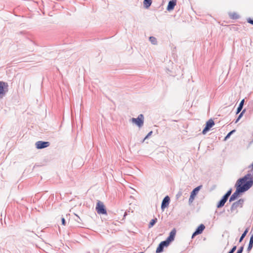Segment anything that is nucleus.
Segmentation results:
<instances>
[{"label":"nucleus","mask_w":253,"mask_h":253,"mask_svg":"<svg viewBox=\"0 0 253 253\" xmlns=\"http://www.w3.org/2000/svg\"><path fill=\"white\" fill-rule=\"evenodd\" d=\"M232 191V189L230 188L223 196L228 199L229 197L231 195Z\"/></svg>","instance_id":"nucleus-21"},{"label":"nucleus","mask_w":253,"mask_h":253,"mask_svg":"<svg viewBox=\"0 0 253 253\" xmlns=\"http://www.w3.org/2000/svg\"><path fill=\"white\" fill-rule=\"evenodd\" d=\"M227 199H226L225 197L223 196L221 200L219 201V202L217 204V208H220L224 206V204L227 201Z\"/></svg>","instance_id":"nucleus-14"},{"label":"nucleus","mask_w":253,"mask_h":253,"mask_svg":"<svg viewBox=\"0 0 253 253\" xmlns=\"http://www.w3.org/2000/svg\"><path fill=\"white\" fill-rule=\"evenodd\" d=\"M252 174L250 173L251 174V177L253 179V169H252Z\"/></svg>","instance_id":"nucleus-33"},{"label":"nucleus","mask_w":253,"mask_h":253,"mask_svg":"<svg viewBox=\"0 0 253 253\" xmlns=\"http://www.w3.org/2000/svg\"><path fill=\"white\" fill-rule=\"evenodd\" d=\"M169 244L166 241H164L161 242L158 245L156 249V253H161L163 252L164 248L169 246Z\"/></svg>","instance_id":"nucleus-10"},{"label":"nucleus","mask_w":253,"mask_h":253,"mask_svg":"<svg viewBox=\"0 0 253 253\" xmlns=\"http://www.w3.org/2000/svg\"><path fill=\"white\" fill-rule=\"evenodd\" d=\"M152 2V0H144L143 5L145 8H148L151 5Z\"/></svg>","instance_id":"nucleus-16"},{"label":"nucleus","mask_w":253,"mask_h":253,"mask_svg":"<svg viewBox=\"0 0 253 253\" xmlns=\"http://www.w3.org/2000/svg\"><path fill=\"white\" fill-rule=\"evenodd\" d=\"M61 222H62V225H65V224H66V220H65L64 218H63V217L62 218Z\"/></svg>","instance_id":"nucleus-29"},{"label":"nucleus","mask_w":253,"mask_h":253,"mask_svg":"<svg viewBox=\"0 0 253 253\" xmlns=\"http://www.w3.org/2000/svg\"><path fill=\"white\" fill-rule=\"evenodd\" d=\"M229 16L232 19H238L240 17V16L236 12L229 13Z\"/></svg>","instance_id":"nucleus-17"},{"label":"nucleus","mask_w":253,"mask_h":253,"mask_svg":"<svg viewBox=\"0 0 253 253\" xmlns=\"http://www.w3.org/2000/svg\"><path fill=\"white\" fill-rule=\"evenodd\" d=\"M153 133V131H150L148 134L147 135L144 137V138L142 140L141 142L142 143H143L145 141V139H147L151 135V134H152Z\"/></svg>","instance_id":"nucleus-24"},{"label":"nucleus","mask_w":253,"mask_h":253,"mask_svg":"<svg viewBox=\"0 0 253 253\" xmlns=\"http://www.w3.org/2000/svg\"><path fill=\"white\" fill-rule=\"evenodd\" d=\"M244 250V246H241L236 253H242Z\"/></svg>","instance_id":"nucleus-26"},{"label":"nucleus","mask_w":253,"mask_h":253,"mask_svg":"<svg viewBox=\"0 0 253 253\" xmlns=\"http://www.w3.org/2000/svg\"><path fill=\"white\" fill-rule=\"evenodd\" d=\"M214 125V122L211 119L208 120L206 122V126L202 131V133L205 134Z\"/></svg>","instance_id":"nucleus-6"},{"label":"nucleus","mask_w":253,"mask_h":253,"mask_svg":"<svg viewBox=\"0 0 253 253\" xmlns=\"http://www.w3.org/2000/svg\"><path fill=\"white\" fill-rule=\"evenodd\" d=\"M127 215V213L126 212H125L124 217H126V216Z\"/></svg>","instance_id":"nucleus-34"},{"label":"nucleus","mask_w":253,"mask_h":253,"mask_svg":"<svg viewBox=\"0 0 253 253\" xmlns=\"http://www.w3.org/2000/svg\"><path fill=\"white\" fill-rule=\"evenodd\" d=\"M131 122L139 127H141L144 124V116L142 114H140L137 118H132Z\"/></svg>","instance_id":"nucleus-2"},{"label":"nucleus","mask_w":253,"mask_h":253,"mask_svg":"<svg viewBox=\"0 0 253 253\" xmlns=\"http://www.w3.org/2000/svg\"><path fill=\"white\" fill-rule=\"evenodd\" d=\"M248 231H249V228H247L244 231V232L242 233L241 236L240 237V239H239V242H241L243 241V240L244 239V238L245 237L247 234L248 233Z\"/></svg>","instance_id":"nucleus-19"},{"label":"nucleus","mask_w":253,"mask_h":253,"mask_svg":"<svg viewBox=\"0 0 253 253\" xmlns=\"http://www.w3.org/2000/svg\"><path fill=\"white\" fill-rule=\"evenodd\" d=\"M176 230L175 228H173L169 233V236L165 240L169 244L174 239L175 236L176 235Z\"/></svg>","instance_id":"nucleus-11"},{"label":"nucleus","mask_w":253,"mask_h":253,"mask_svg":"<svg viewBox=\"0 0 253 253\" xmlns=\"http://www.w3.org/2000/svg\"><path fill=\"white\" fill-rule=\"evenodd\" d=\"M251 177V174L249 173L237 181L235 185L236 190L230 196L229 198L230 202L235 200L240 196V194L247 191L253 186V180Z\"/></svg>","instance_id":"nucleus-1"},{"label":"nucleus","mask_w":253,"mask_h":253,"mask_svg":"<svg viewBox=\"0 0 253 253\" xmlns=\"http://www.w3.org/2000/svg\"><path fill=\"white\" fill-rule=\"evenodd\" d=\"M253 247V242H252V241H251L250 240L248 247L247 249V251L248 252H249L252 250Z\"/></svg>","instance_id":"nucleus-23"},{"label":"nucleus","mask_w":253,"mask_h":253,"mask_svg":"<svg viewBox=\"0 0 253 253\" xmlns=\"http://www.w3.org/2000/svg\"><path fill=\"white\" fill-rule=\"evenodd\" d=\"M35 145L38 149H42L48 147L50 143L48 141H39L36 143Z\"/></svg>","instance_id":"nucleus-8"},{"label":"nucleus","mask_w":253,"mask_h":253,"mask_svg":"<svg viewBox=\"0 0 253 253\" xmlns=\"http://www.w3.org/2000/svg\"><path fill=\"white\" fill-rule=\"evenodd\" d=\"M181 194H182L181 192H179V193L176 195L177 198H178L179 196H180L181 195Z\"/></svg>","instance_id":"nucleus-30"},{"label":"nucleus","mask_w":253,"mask_h":253,"mask_svg":"<svg viewBox=\"0 0 253 253\" xmlns=\"http://www.w3.org/2000/svg\"><path fill=\"white\" fill-rule=\"evenodd\" d=\"M244 102H245V100H244V99H243L241 100V101L239 103V106L237 108V111H236V114H239L242 110L243 106H244Z\"/></svg>","instance_id":"nucleus-15"},{"label":"nucleus","mask_w":253,"mask_h":253,"mask_svg":"<svg viewBox=\"0 0 253 253\" xmlns=\"http://www.w3.org/2000/svg\"><path fill=\"white\" fill-rule=\"evenodd\" d=\"M236 248L237 247L236 246H233L228 253H233L236 250Z\"/></svg>","instance_id":"nucleus-25"},{"label":"nucleus","mask_w":253,"mask_h":253,"mask_svg":"<svg viewBox=\"0 0 253 253\" xmlns=\"http://www.w3.org/2000/svg\"><path fill=\"white\" fill-rule=\"evenodd\" d=\"M205 228L203 224H201L196 229L192 235V239H193L197 235L201 234Z\"/></svg>","instance_id":"nucleus-9"},{"label":"nucleus","mask_w":253,"mask_h":253,"mask_svg":"<svg viewBox=\"0 0 253 253\" xmlns=\"http://www.w3.org/2000/svg\"><path fill=\"white\" fill-rule=\"evenodd\" d=\"M170 202V198L168 196H166L163 200L162 204H161V209L162 210H164V209L167 207Z\"/></svg>","instance_id":"nucleus-12"},{"label":"nucleus","mask_w":253,"mask_h":253,"mask_svg":"<svg viewBox=\"0 0 253 253\" xmlns=\"http://www.w3.org/2000/svg\"><path fill=\"white\" fill-rule=\"evenodd\" d=\"M157 218H154L152 219L149 223L148 227L149 228H152L157 222Z\"/></svg>","instance_id":"nucleus-18"},{"label":"nucleus","mask_w":253,"mask_h":253,"mask_svg":"<svg viewBox=\"0 0 253 253\" xmlns=\"http://www.w3.org/2000/svg\"><path fill=\"white\" fill-rule=\"evenodd\" d=\"M8 86L7 84L2 81H0V98H2L5 96L7 90L5 89V87Z\"/></svg>","instance_id":"nucleus-7"},{"label":"nucleus","mask_w":253,"mask_h":253,"mask_svg":"<svg viewBox=\"0 0 253 253\" xmlns=\"http://www.w3.org/2000/svg\"><path fill=\"white\" fill-rule=\"evenodd\" d=\"M249 168H251L252 169H253V163L250 165L249 167Z\"/></svg>","instance_id":"nucleus-32"},{"label":"nucleus","mask_w":253,"mask_h":253,"mask_svg":"<svg viewBox=\"0 0 253 253\" xmlns=\"http://www.w3.org/2000/svg\"><path fill=\"white\" fill-rule=\"evenodd\" d=\"M176 4V0H170L167 6V9L168 11L172 10L174 9V6Z\"/></svg>","instance_id":"nucleus-13"},{"label":"nucleus","mask_w":253,"mask_h":253,"mask_svg":"<svg viewBox=\"0 0 253 253\" xmlns=\"http://www.w3.org/2000/svg\"><path fill=\"white\" fill-rule=\"evenodd\" d=\"M247 22L253 25V19H251V18L247 19Z\"/></svg>","instance_id":"nucleus-28"},{"label":"nucleus","mask_w":253,"mask_h":253,"mask_svg":"<svg viewBox=\"0 0 253 253\" xmlns=\"http://www.w3.org/2000/svg\"><path fill=\"white\" fill-rule=\"evenodd\" d=\"M149 41L153 44H156L157 43V39L154 37H150Z\"/></svg>","instance_id":"nucleus-22"},{"label":"nucleus","mask_w":253,"mask_h":253,"mask_svg":"<svg viewBox=\"0 0 253 253\" xmlns=\"http://www.w3.org/2000/svg\"><path fill=\"white\" fill-rule=\"evenodd\" d=\"M243 117L242 116V114H239L237 119H236V120L235 121V123H237V122H238V121L241 119V118Z\"/></svg>","instance_id":"nucleus-27"},{"label":"nucleus","mask_w":253,"mask_h":253,"mask_svg":"<svg viewBox=\"0 0 253 253\" xmlns=\"http://www.w3.org/2000/svg\"><path fill=\"white\" fill-rule=\"evenodd\" d=\"M202 187V185H201L200 186H197V187L195 188L191 192L190 198L189 199V203H191L193 202V200L195 198V197L197 195L199 190L201 189Z\"/></svg>","instance_id":"nucleus-5"},{"label":"nucleus","mask_w":253,"mask_h":253,"mask_svg":"<svg viewBox=\"0 0 253 253\" xmlns=\"http://www.w3.org/2000/svg\"><path fill=\"white\" fill-rule=\"evenodd\" d=\"M96 211L98 214H106L107 211L103 203L98 201L96 204Z\"/></svg>","instance_id":"nucleus-3"},{"label":"nucleus","mask_w":253,"mask_h":253,"mask_svg":"<svg viewBox=\"0 0 253 253\" xmlns=\"http://www.w3.org/2000/svg\"><path fill=\"white\" fill-rule=\"evenodd\" d=\"M76 215L77 216V217H78V219H80V218L79 216H78L77 214H76Z\"/></svg>","instance_id":"nucleus-35"},{"label":"nucleus","mask_w":253,"mask_h":253,"mask_svg":"<svg viewBox=\"0 0 253 253\" xmlns=\"http://www.w3.org/2000/svg\"><path fill=\"white\" fill-rule=\"evenodd\" d=\"M244 200L243 199H240L238 201L233 203L230 208L231 212H234L238 208H242L243 205Z\"/></svg>","instance_id":"nucleus-4"},{"label":"nucleus","mask_w":253,"mask_h":253,"mask_svg":"<svg viewBox=\"0 0 253 253\" xmlns=\"http://www.w3.org/2000/svg\"><path fill=\"white\" fill-rule=\"evenodd\" d=\"M246 111V110L245 109H244L240 113V114H242V116H243L244 114L245 113Z\"/></svg>","instance_id":"nucleus-31"},{"label":"nucleus","mask_w":253,"mask_h":253,"mask_svg":"<svg viewBox=\"0 0 253 253\" xmlns=\"http://www.w3.org/2000/svg\"><path fill=\"white\" fill-rule=\"evenodd\" d=\"M236 131V130L235 129H233L232 130H231V131H230L227 135L225 137L224 139V140L226 141L227 140L228 138H230V136L233 133H234Z\"/></svg>","instance_id":"nucleus-20"}]
</instances>
